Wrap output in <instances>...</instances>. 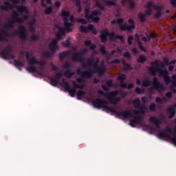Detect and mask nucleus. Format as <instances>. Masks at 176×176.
<instances>
[{
	"mask_svg": "<svg viewBox=\"0 0 176 176\" xmlns=\"http://www.w3.org/2000/svg\"><path fill=\"white\" fill-rule=\"evenodd\" d=\"M76 80V82H78V83L75 81H73L72 82L73 87H71V86L69 85V83L67 82V80H65V78L62 79L63 85H61V86L62 87H64L66 91H68L70 97H75V95L76 94V89H80V90H83V89H85V86H86L85 83V78L82 77L81 78H77Z\"/></svg>",
	"mask_w": 176,
	"mask_h": 176,
	"instance_id": "obj_1",
	"label": "nucleus"
},
{
	"mask_svg": "<svg viewBox=\"0 0 176 176\" xmlns=\"http://www.w3.org/2000/svg\"><path fill=\"white\" fill-rule=\"evenodd\" d=\"M98 63H100L98 59L94 62V58H90L87 59V63H85V60H83V62L81 63V67L83 69H87V68H90V67L94 65V69L92 70L93 74H98L99 76H102V75L107 72V69L104 66L98 65Z\"/></svg>",
	"mask_w": 176,
	"mask_h": 176,
	"instance_id": "obj_2",
	"label": "nucleus"
},
{
	"mask_svg": "<svg viewBox=\"0 0 176 176\" xmlns=\"http://www.w3.org/2000/svg\"><path fill=\"white\" fill-rule=\"evenodd\" d=\"M25 57L27 63L29 65V66L26 68V71L30 74H36L38 72V69H36V67H35V64H38V65H41V67H44V65L46 64V63H45L43 60H37L35 56H31L30 58V53L28 52H26Z\"/></svg>",
	"mask_w": 176,
	"mask_h": 176,
	"instance_id": "obj_3",
	"label": "nucleus"
},
{
	"mask_svg": "<svg viewBox=\"0 0 176 176\" xmlns=\"http://www.w3.org/2000/svg\"><path fill=\"white\" fill-rule=\"evenodd\" d=\"M124 23V19L118 18L117 20H113L111 21V24H118L120 25V31H128V32H131L133 30H135V23H134V19H129L128 23L131 25L123 24Z\"/></svg>",
	"mask_w": 176,
	"mask_h": 176,
	"instance_id": "obj_4",
	"label": "nucleus"
},
{
	"mask_svg": "<svg viewBox=\"0 0 176 176\" xmlns=\"http://www.w3.org/2000/svg\"><path fill=\"white\" fill-rule=\"evenodd\" d=\"M157 72L159 76H163L166 85H170V83L172 82L173 76H168V70H167V69H162V68L158 67L157 69L148 67V74L151 75V76H156Z\"/></svg>",
	"mask_w": 176,
	"mask_h": 176,
	"instance_id": "obj_5",
	"label": "nucleus"
},
{
	"mask_svg": "<svg viewBox=\"0 0 176 176\" xmlns=\"http://www.w3.org/2000/svg\"><path fill=\"white\" fill-rule=\"evenodd\" d=\"M176 125L173 128V131L170 126H167L165 129L161 130L158 133L159 138H167L174 144L176 146Z\"/></svg>",
	"mask_w": 176,
	"mask_h": 176,
	"instance_id": "obj_6",
	"label": "nucleus"
},
{
	"mask_svg": "<svg viewBox=\"0 0 176 176\" xmlns=\"http://www.w3.org/2000/svg\"><path fill=\"white\" fill-rule=\"evenodd\" d=\"M144 8H146V10L144 12L145 14L140 12L138 15V17L141 23L146 21V19H145L146 16H147V17H151V16H152V8H153V9L160 8L159 7H157V6L155 5L152 1H148L146 4L144 6Z\"/></svg>",
	"mask_w": 176,
	"mask_h": 176,
	"instance_id": "obj_7",
	"label": "nucleus"
},
{
	"mask_svg": "<svg viewBox=\"0 0 176 176\" xmlns=\"http://www.w3.org/2000/svg\"><path fill=\"white\" fill-rule=\"evenodd\" d=\"M90 7H86L85 8V18L87 20H92L94 23H98L100 21V17L101 16V12L100 11H92L91 14H90Z\"/></svg>",
	"mask_w": 176,
	"mask_h": 176,
	"instance_id": "obj_8",
	"label": "nucleus"
},
{
	"mask_svg": "<svg viewBox=\"0 0 176 176\" xmlns=\"http://www.w3.org/2000/svg\"><path fill=\"white\" fill-rule=\"evenodd\" d=\"M56 38H54L51 43H49L48 46L52 54H54L58 50V41H61V38H63V34L59 32L56 33Z\"/></svg>",
	"mask_w": 176,
	"mask_h": 176,
	"instance_id": "obj_9",
	"label": "nucleus"
},
{
	"mask_svg": "<svg viewBox=\"0 0 176 176\" xmlns=\"http://www.w3.org/2000/svg\"><path fill=\"white\" fill-rule=\"evenodd\" d=\"M108 36H109L110 41H115V39H117L118 34H116L113 32L109 33L108 29L100 31V38L102 43H105L108 41Z\"/></svg>",
	"mask_w": 176,
	"mask_h": 176,
	"instance_id": "obj_10",
	"label": "nucleus"
},
{
	"mask_svg": "<svg viewBox=\"0 0 176 176\" xmlns=\"http://www.w3.org/2000/svg\"><path fill=\"white\" fill-rule=\"evenodd\" d=\"M70 13L69 11H65V10H62L61 16L63 17V24L65 29V31L67 32H72V29L71 27L74 25L72 23H69V19H68V16H69Z\"/></svg>",
	"mask_w": 176,
	"mask_h": 176,
	"instance_id": "obj_11",
	"label": "nucleus"
},
{
	"mask_svg": "<svg viewBox=\"0 0 176 176\" xmlns=\"http://www.w3.org/2000/svg\"><path fill=\"white\" fill-rule=\"evenodd\" d=\"M89 53L87 48H84L81 52H74L72 55V60L75 63H83V56Z\"/></svg>",
	"mask_w": 176,
	"mask_h": 176,
	"instance_id": "obj_12",
	"label": "nucleus"
},
{
	"mask_svg": "<svg viewBox=\"0 0 176 176\" xmlns=\"http://www.w3.org/2000/svg\"><path fill=\"white\" fill-rule=\"evenodd\" d=\"M151 67L150 68H166V65H170V60L167 57L163 58V62L160 61V60H155L153 62L151 63Z\"/></svg>",
	"mask_w": 176,
	"mask_h": 176,
	"instance_id": "obj_13",
	"label": "nucleus"
},
{
	"mask_svg": "<svg viewBox=\"0 0 176 176\" xmlns=\"http://www.w3.org/2000/svg\"><path fill=\"white\" fill-rule=\"evenodd\" d=\"M152 87H149L148 89V93H153V89L154 90H156L157 91H162L164 89V85L159 81L157 77H154L153 78L152 81Z\"/></svg>",
	"mask_w": 176,
	"mask_h": 176,
	"instance_id": "obj_14",
	"label": "nucleus"
},
{
	"mask_svg": "<svg viewBox=\"0 0 176 176\" xmlns=\"http://www.w3.org/2000/svg\"><path fill=\"white\" fill-rule=\"evenodd\" d=\"M118 94H119V91H112L108 93L107 100H109V104L116 105L118 102L121 101L122 98L117 97Z\"/></svg>",
	"mask_w": 176,
	"mask_h": 176,
	"instance_id": "obj_15",
	"label": "nucleus"
},
{
	"mask_svg": "<svg viewBox=\"0 0 176 176\" xmlns=\"http://www.w3.org/2000/svg\"><path fill=\"white\" fill-rule=\"evenodd\" d=\"M117 116L120 118H122V119H130V118H133V112L131 110H124L123 111H118L116 109H115V112H113Z\"/></svg>",
	"mask_w": 176,
	"mask_h": 176,
	"instance_id": "obj_16",
	"label": "nucleus"
},
{
	"mask_svg": "<svg viewBox=\"0 0 176 176\" xmlns=\"http://www.w3.org/2000/svg\"><path fill=\"white\" fill-rule=\"evenodd\" d=\"M12 52V48L8 47L7 49L3 50L1 52V56L2 58L4 60H13V58H16V56L14 54L10 53Z\"/></svg>",
	"mask_w": 176,
	"mask_h": 176,
	"instance_id": "obj_17",
	"label": "nucleus"
},
{
	"mask_svg": "<svg viewBox=\"0 0 176 176\" xmlns=\"http://www.w3.org/2000/svg\"><path fill=\"white\" fill-rule=\"evenodd\" d=\"M76 74L77 75H81V78H82L90 79L93 78V70L91 69L82 72V70L78 68L76 69Z\"/></svg>",
	"mask_w": 176,
	"mask_h": 176,
	"instance_id": "obj_18",
	"label": "nucleus"
},
{
	"mask_svg": "<svg viewBox=\"0 0 176 176\" xmlns=\"http://www.w3.org/2000/svg\"><path fill=\"white\" fill-rule=\"evenodd\" d=\"M16 35H19L20 39L25 41L27 39V29L25 26L21 25L18 27V31Z\"/></svg>",
	"mask_w": 176,
	"mask_h": 176,
	"instance_id": "obj_19",
	"label": "nucleus"
},
{
	"mask_svg": "<svg viewBox=\"0 0 176 176\" xmlns=\"http://www.w3.org/2000/svg\"><path fill=\"white\" fill-rule=\"evenodd\" d=\"M60 78H63V72H56L54 75V78L53 77L50 78V85L56 87V86L58 85Z\"/></svg>",
	"mask_w": 176,
	"mask_h": 176,
	"instance_id": "obj_20",
	"label": "nucleus"
},
{
	"mask_svg": "<svg viewBox=\"0 0 176 176\" xmlns=\"http://www.w3.org/2000/svg\"><path fill=\"white\" fill-rule=\"evenodd\" d=\"M104 2H105L106 5L107 6H116V2L112 1L111 0H102ZM95 5L97 8L100 9V10H105V7L102 6L101 3L98 1V0H96Z\"/></svg>",
	"mask_w": 176,
	"mask_h": 176,
	"instance_id": "obj_21",
	"label": "nucleus"
},
{
	"mask_svg": "<svg viewBox=\"0 0 176 176\" xmlns=\"http://www.w3.org/2000/svg\"><path fill=\"white\" fill-rule=\"evenodd\" d=\"M80 30L81 32H90V31H92L94 35H97V30L94 29V25H93V24H89L87 27L80 25Z\"/></svg>",
	"mask_w": 176,
	"mask_h": 176,
	"instance_id": "obj_22",
	"label": "nucleus"
},
{
	"mask_svg": "<svg viewBox=\"0 0 176 176\" xmlns=\"http://www.w3.org/2000/svg\"><path fill=\"white\" fill-rule=\"evenodd\" d=\"M126 79L127 77L124 74H119L117 76V80H120V87L122 89H127V83L124 82Z\"/></svg>",
	"mask_w": 176,
	"mask_h": 176,
	"instance_id": "obj_23",
	"label": "nucleus"
},
{
	"mask_svg": "<svg viewBox=\"0 0 176 176\" xmlns=\"http://www.w3.org/2000/svg\"><path fill=\"white\" fill-rule=\"evenodd\" d=\"M176 109V103L170 105L169 107L167 108L166 111L168 113H169L168 118L173 119L175 116V111Z\"/></svg>",
	"mask_w": 176,
	"mask_h": 176,
	"instance_id": "obj_24",
	"label": "nucleus"
},
{
	"mask_svg": "<svg viewBox=\"0 0 176 176\" xmlns=\"http://www.w3.org/2000/svg\"><path fill=\"white\" fill-rule=\"evenodd\" d=\"M121 64L124 65L123 71H133V65L126 63L124 59H121Z\"/></svg>",
	"mask_w": 176,
	"mask_h": 176,
	"instance_id": "obj_25",
	"label": "nucleus"
},
{
	"mask_svg": "<svg viewBox=\"0 0 176 176\" xmlns=\"http://www.w3.org/2000/svg\"><path fill=\"white\" fill-rule=\"evenodd\" d=\"M92 105H94V108H97V109H101L102 108V100L97 98L92 101Z\"/></svg>",
	"mask_w": 176,
	"mask_h": 176,
	"instance_id": "obj_26",
	"label": "nucleus"
},
{
	"mask_svg": "<svg viewBox=\"0 0 176 176\" xmlns=\"http://www.w3.org/2000/svg\"><path fill=\"white\" fill-rule=\"evenodd\" d=\"M8 38H9V33L2 30L0 34V42H8Z\"/></svg>",
	"mask_w": 176,
	"mask_h": 176,
	"instance_id": "obj_27",
	"label": "nucleus"
},
{
	"mask_svg": "<svg viewBox=\"0 0 176 176\" xmlns=\"http://www.w3.org/2000/svg\"><path fill=\"white\" fill-rule=\"evenodd\" d=\"M109 104V102L107 100H102V108H104V109H107V111H109L110 112L113 113V112H115L116 109L108 107Z\"/></svg>",
	"mask_w": 176,
	"mask_h": 176,
	"instance_id": "obj_28",
	"label": "nucleus"
},
{
	"mask_svg": "<svg viewBox=\"0 0 176 176\" xmlns=\"http://www.w3.org/2000/svg\"><path fill=\"white\" fill-rule=\"evenodd\" d=\"M148 120L151 123H153L157 129L160 127V119H157L155 116H151Z\"/></svg>",
	"mask_w": 176,
	"mask_h": 176,
	"instance_id": "obj_29",
	"label": "nucleus"
},
{
	"mask_svg": "<svg viewBox=\"0 0 176 176\" xmlns=\"http://www.w3.org/2000/svg\"><path fill=\"white\" fill-rule=\"evenodd\" d=\"M15 8L18 12H20V13H26V14L30 13L28 8H27L25 6H16Z\"/></svg>",
	"mask_w": 176,
	"mask_h": 176,
	"instance_id": "obj_30",
	"label": "nucleus"
},
{
	"mask_svg": "<svg viewBox=\"0 0 176 176\" xmlns=\"http://www.w3.org/2000/svg\"><path fill=\"white\" fill-rule=\"evenodd\" d=\"M170 90L173 93H176V75L173 74L172 76V85H170Z\"/></svg>",
	"mask_w": 176,
	"mask_h": 176,
	"instance_id": "obj_31",
	"label": "nucleus"
},
{
	"mask_svg": "<svg viewBox=\"0 0 176 176\" xmlns=\"http://www.w3.org/2000/svg\"><path fill=\"white\" fill-rule=\"evenodd\" d=\"M133 119L130 120V124L140 123V122H142V116L138 115L136 116H133Z\"/></svg>",
	"mask_w": 176,
	"mask_h": 176,
	"instance_id": "obj_32",
	"label": "nucleus"
},
{
	"mask_svg": "<svg viewBox=\"0 0 176 176\" xmlns=\"http://www.w3.org/2000/svg\"><path fill=\"white\" fill-rule=\"evenodd\" d=\"M3 5L4 6H1V7L2 10L8 11V9H13V5H12L9 1H5Z\"/></svg>",
	"mask_w": 176,
	"mask_h": 176,
	"instance_id": "obj_33",
	"label": "nucleus"
},
{
	"mask_svg": "<svg viewBox=\"0 0 176 176\" xmlns=\"http://www.w3.org/2000/svg\"><path fill=\"white\" fill-rule=\"evenodd\" d=\"M14 24H16V20L11 19L9 21L8 24L4 25V28H6V30H9L10 28H14Z\"/></svg>",
	"mask_w": 176,
	"mask_h": 176,
	"instance_id": "obj_34",
	"label": "nucleus"
},
{
	"mask_svg": "<svg viewBox=\"0 0 176 176\" xmlns=\"http://www.w3.org/2000/svg\"><path fill=\"white\" fill-rule=\"evenodd\" d=\"M63 75L64 76H65V78H67L68 79H71V78H72V76L75 75V72H72L71 71V69H68L64 72Z\"/></svg>",
	"mask_w": 176,
	"mask_h": 176,
	"instance_id": "obj_35",
	"label": "nucleus"
},
{
	"mask_svg": "<svg viewBox=\"0 0 176 176\" xmlns=\"http://www.w3.org/2000/svg\"><path fill=\"white\" fill-rule=\"evenodd\" d=\"M69 56V51H64L59 54V59L60 61H64L65 57Z\"/></svg>",
	"mask_w": 176,
	"mask_h": 176,
	"instance_id": "obj_36",
	"label": "nucleus"
},
{
	"mask_svg": "<svg viewBox=\"0 0 176 176\" xmlns=\"http://www.w3.org/2000/svg\"><path fill=\"white\" fill-rule=\"evenodd\" d=\"M35 23H36V19H33L29 23V29L31 31V32H35V28H34V25H35Z\"/></svg>",
	"mask_w": 176,
	"mask_h": 176,
	"instance_id": "obj_37",
	"label": "nucleus"
},
{
	"mask_svg": "<svg viewBox=\"0 0 176 176\" xmlns=\"http://www.w3.org/2000/svg\"><path fill=\"white\" fill-rule=\"evenodd\" d=\"M157 7H159L160 8H155L157 12L155 14V18L160 19V17H162V6H157Z\"/></svg>",
	"mask_w": 176,
	"mask_h": 176,
	"instance_id": "obj_38",
	"label": "nucleus"
},
{
	"mask_svg": "<svg viewBox=\"0 0 176 176\" xmlns=\"http://www.w3.org/2000/svg\"><path fill=\"white\" fill-rule=\"evenodd\" d=\"M137 61L140 64H144V63L146 61V56L144 54H141L139 56V58L137 59Z\"/></svg>",
	"mask_w": 176,
	"mask_h": 176,
	"instance_id": "obj_39",
	"label": "nucleus"
},
{
	"mask_svg": "<svg viewBox=\"0 0 176 176\" xmlns=\"http://www.w3.org/2000/svg\"><path fill=\"white\" fill-rule=\"evenodd\" d=\"M132 104L133 107L137 109L139 107H140L141 101L139 98H135L134 100H133Z\"/></svg>",
	"mask_w": 176,
	"mask_h": 176,
	"instance_id": "obj_40",
	"label": "nucleus"
},
{
	"mask_svg": "<svg viewBox=\"0 0 176 176\" xmlns=\"http://www.w3.org/2000/svg\"><path fill=\"white\" fill-rule=\"evenodd\" d=\"M151 83H152V81H151L149 79L147 78L142 82V85L143 87H149Z\"/></svg>",
	"mask_w": 176,
	"mask_h": 176,
	"instance_id": "obj_41",
	"label": "nucleus"
},
{
	"mask_svg": "<svg viewBox=\"0 0 176 176\" xmlns=\"http://www.w3.org/2000/svg\"><path fill=\"white\" fill-rule=\"evenodd\" d=\"M76 6L78 8V12L80 13L82 12V3L80 0H76Z\"/></svg>",
	"mask_w": 176,
	"mask_h": 176,
	"instance_id": "obj_42",
	"label": "nucleus"
},
{
	"mask_svg": "<svg viewBox=\"0 0 176 176\" xmlns=\"http://www.w3.org/2000/svg\"><path fill=\"white\" fill-rule=\"evenodd\" d=\"M166 101H167V98L166 97H163L162 98H157L155 99V102L157 104H163V103L166 102Z\"/></svg>",
	"mask_w": 176,
	"mask_h": 176,
	"instance_id": "obj_43",
	"label": "nucleus"
},
{
	"mask_svg": "<svg viewBox=\"0 0 176 176\" xmlns=\"http://www.w3.org/2000/svg\"><path fill=\"white\" fill-rule=\"evenodd\" d=\"M85 95H86V92L85 91L78 90L77 91V99L80 100Z\"/></svg>",
	"mask_w": 176,
	"mask_h": 176,
	"instance_id": "obj_44",
	"label": "nucleus"
},
{
	"mask_svg": "<svg viewBox=\"0 0 176 176\" xmlns=\"http://www.w3.org/2000/svg\"><path fill=\"white\" fill-rule=\"evenodd\" d=\"M19 12L17 11H13L12 14V20H17L19 19Z\"/></svg>",
	"mask_w": 176,
	"mask_h": 176,
	"instance_id": "obj_45",
	"label": "nucleus"
},
{
	"mask_svg": "<svg viewBox=\"0 0 176 176\" xmlns=\"http://www.w3.org/2000/svg\"><path fill=\"white\" fill-rule=\"evenodd\" d=\"M45 14H51V13H53V8L52 7H47L45 10H44Z\"/></svg>",
	"mask_w": 176,
	"mask_h": 176,
	"instance_id": "obj_46",
	"label": "nucleus"
},
{
	"mask_svg": "<svg viewBox=\"0 0 176 176\" xmlns=\"http://www.w3.org/2000/svg\"><path fill=\"white\" fill-rule=\"evenodd\" d=\"M137 109H139V112L140 113H142V115L145 113V106L140 104Z\"/></svg>",
	"mask_w": 176,
	"mask_h": 176,
	"instance_id": "obj_47",
	"label": "nucleus"
},
{
	"mask_svg": "<svg viewBox=\"0 0 176 176\" xmlns=\"http://www.w3.org/2000/svg\"><path fill=\"white\" fill-rule=\"evenodd\" d=\"M149 109L151 112H155V111H156V104H155V102H152L149 106Z\"/></svg>",
	"mask_w": 176,
	"mask_h": 176,
	"instance_id": "obj_48",
	"label": "nucleus"
},
{
	"mask_svg": "<svg viewBox=\"0 0 176 176\" xmlns=\"http://www.w3.org/2000/svg\"><path fill=\"white\" fill-rule=\"evenodd\" d=\"M138 45L139 46L140 50H142V52H146V49H145V47H144V45H142V43L141 41H138Z\"/></svg>",
	"mask_w": 176,
	"mask_h": 176,
	"instance_id": "obj_49",
	"label": "nucleus"
},
{
	"mask_svg": "<svg viewBox=\"0 0 176 176\" xmlns=\"http://www.w3.org/2000/svg\"><path fill=\"white\" fill-rule=\"evenodd\" d=\"M14 64H15L16 67H23V65H24V63H23L22 61L17 60H14Z\"/></svg>",
	"mask_w": 176,
	"mask_h": 176,
	"instance_id": "obj_50",
	"label": "nucleus"
},
{
	"mask_svg": "<svg viewBox=\"0 0 176 176\" xmlns=\"http://www.w3.org/2000/svg\"><path fill=\"white\" fill-rule=\"evenodd\" d=\"M43 56L45 57V58H50V57H52V54L48 51H45L43 53Z\"/></svg>",
	"mask_w": 176,
	"mask_h": 176,
	"instance_id": "obj_51",
	"label": "nucleus"
},
{
	"mask_svg": "<svg viewBox=\"0 0 176 176\" xmlns=\"http://www.w3.org/2000/svg\"><path fill=\"white\" fill-rule=\"evenodd\" d=\"M130 9H134L135 8V2L133 0H129Z\"/></svg>",
	"mask_w": 176,
	"mask_h": 176,
	"instance_id": "obj_52",
	"label": "nucleus"
},
{
	"mask_svg": "<svg viewBox=\"0 0 176 176\" xmlns=\"http://www.w3.org/2000/svg\"><path fill=\"white\" fill-rule=\"evenodd\" d=\"M133 41H134V37H133L132 36H129L127 40L129 46H131V45H133Z\"/></svg>",
	"mask_w": 176,
	"mask_h": 176,
	"instance_id": "obj_53",
	"label": "nucleus"
},
{
	"mask_svg": "<svg viewBox=\"0 0 176 176\" xmlns=\"http://www.w3.org/2000/svg\"><path fill=\"white\" fill-rule=\"evenodd\" d=\"M58 31H59V33L62 35H65V28H63L60 26H58Z\"/></svg>",
	"mask_w": 176,
	"mask_h": 176,
	"instance_id": "obj_54",
	"label": "nucleus"
},
{
	"mask_svg": "<svg viewBox=\"0 0 176 176\" xmlns=\"http://www.w3.org/2000/svg\"><path fill=\"white\" fill-rule=\"evenodd\" d=\"M120 63H122V60L115 58L114 60L110 62V64H120Z\"/></svg>",
	"mask_w": 176,
	"mask_h": 176,
	"instance_id": "obj_55",
	"label": "nucleus"
},
{
	"mask_svg": "<svg viewBox=\"0 0 176 176\" xmlns=\"http://www.w3.org/2000/svg\"><path fill=\"white\" fill-rule=\"evenodd\" d=\"M118 94L121 96L122 98H125V97L127 96V92H124L123 91H118Z\"/></svg>",
	"mask_w": 176,
	"mask_h": 176,
	"instance_id": "obj_56",
	"label": "nucleus"
},
{
	"mask_svg": "<svg viewBox=\"0 0 176 176\" xmlns=\"http://www.w3.org/2000/svg\"><path fill=\"white\" fill-rule=\"evenodd\" d=\"M31 41H39V36L36 34H33L30 37Z\"/></svg>",
	"mask_w": 176,
	"mask_h": 176,
	"instance_id": "obj_57",
	"label": "nucleus"
},
{
	"mask_svg": "<svg viewBox=\"0 0 176 176\" xmlns=\"http://www.w3.org/2000/svg\"><path fill=\"white\" fill-rule=\"evenodd\" d=\"M100 52L102 54H107V51L105 50V47L101 45L100 47Z\"/></svg>",
	"mask_w": 176,
	"mask_h": 176,
	"instance_id": "obj_58",
	"label": "nucleus"
},
{
	"mask_svg": "<svg viewBox=\"0 0 176 176\" xmlns=\"http://www.w3.org/2000/svg\"><path fill=\"white\" fill-rule=\"evenodd\" d=\"M124 57H125V58H131V54H130V52L129 51H126L125 52H124Z\"/></svg>",
	"mask_w": 176,
	"mask_h": 176,
	"instance_id": "obj_59",
	"label": "nucleus"
},
{
	"mask_svg": "<svg viewBox=\"0 0 176 176\" xmlns=\"http://www.w3.org/2000/svg\"><path fill=\"white\" fill-rule=\"evenodd\" d=\"M78 23H81V24L86 25L87 24V21L83 19H77Z\"/></svg>",
	"mask_w": 176,
	"mask_h": 176,
	"instance_id": "obj_60",
	"label": "nucleus"
},
{
	"mask_svg": "<svg viewBox=\"0 0 176 176\" xmlns=\"http://www.w3.org/2000/svg\"><path fill=\"white\" fill-rule=\"evenodd\" d=\"M106 85L107 87H112L113 86V81L112 80H109L106 82Z\"/></svg>",
	"mask_w": 176,
	"mask_h": 176,
	"instance_id": "obj_61",
	"label": "nucleus"
},
{
	"mask_svg": "<svg viewBox=\"0 0 176 176\" xmlns=\"http://www.w3.org/2000/svg\"><path fill=\"white\" fill-rule=\"evenodd\" d=\"M98 94H99L100 96H104V97L108 98V94L104 93V91L101 89L98 90Z\"/></svg>",
	"mask_w": 176,
	"mask_h": 176,
	"instance_id": "obj_62",
	"label": "nucleus"
},
{
	"mask_svg": "<svg viewBox=\"0 0 176 176\" xmlns=\"http://www.w3.org/2000/svg\"><path fill=\"white\" fill-rule=\"evenodd\" d=\"M15 23H18L19 24H23V23H24V19L18 16L16 20H15Z\"/></svg>",
	"mask_w": 176,
	"mask_h": 176,
	"instance_id": "obj_63",
	"label": "nucleus"
},
{
	"mask_svg": "<svg viewBox=\"0 0 176 176\" xmlns=\"http://www.w3.org/2000/svg\"><path fill=\"white\" fill-rule=\"evenodd\" d=\"M63 68L65 69H69L71 68V65H69V63L66 62L65 63L63 64Z\"/></svg>",
	"mask_w": 176,
	"mask_h": 176,
	"instance_id": "obj_64",
	"label": "nucleus"
}]
</instances>
